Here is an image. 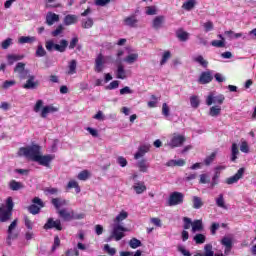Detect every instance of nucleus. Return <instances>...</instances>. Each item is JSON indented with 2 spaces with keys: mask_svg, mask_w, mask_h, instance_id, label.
Wrapping results in <instances>:
<instances>
[{
  "mask_svg": "<svg viewBox=\"0 0 256 256\" xmlns=\"http://www.w3.org/2000/svg\"><path fill=\"white\" fill-rule=\"evenodd\" d=\"M117 88H119V81H118V80L112 81V82L106 87V89H108L109 91H113V89H117Z\"/></svg>",
  "mask_w": 256,
  "mask_h": 256,
  "instance_id": "nucleus-63",
  "label": "nucleus"
},
{
  "mask_svg": "<svg viewBox=\"0 0 256 256\" xmlns=\"http://www.w3.org/2000/svg\"><path fill=\"white\" fill-rule=\"evenodd\" d=\"M193 61H195V63H199V65H201V67H204V68H207L209 65V62L205 60V58H203L202 55L194 57Z\"/></svg>",
  "mask_w": 256,
  "mask_h": 256,
  "instance_id": "nucleus-39",
  "label": "nucleus"
},
{
  "mask_svg": "<svg viewBox=\"0 0 256 256\" xmlns=\"http://www.w3.org/2000/svg\"><path fill=\"white\" fill-rule=\"evenodd\" d=\"M185 160L179 159V160H170L166 163L167 167H183L185 166Z\"/></svg>",
  "mask_w": 256,
  "mask_h": 256,
  "instance_id": "nucleus-34",
  "label": "nucleus"
},
{
  "mask_svg": "<svg viewBox=\"0 0 256 256\" xmlns=\"http://www.w3.org/2000/svg\"><path fill=\"white\" fill-rule=\"evenodd\" d=\"M15 204H13V198L8 197L6 200V207H7V211H10L11 213H13V207Z\"/></svg>",
  "mask_w": 256,
  "mask_h": 256,
  "instance_id": "nucleus-58",
  "label": "nucleus"
},
{
  "mask_svg": "<svg viewBox=\"0 0 256 256\" xmlns=\"http://www.w3.org/2000/svg\"><path fill=\"white\" fill-rule=\"evenodd\" d=\"M224 169H226L225 166H217L215 168V174L214 176L212 177V183H211V186L212 187H215V185L218 184L217 181H219V177H221V171H224Z\"/></svg>",
  "mask_w": 256,
  "mask_h": 256,
  "instance_id": "nucleus-21",
  "label": "nucleus"
},
{
  "mask_svg": "<svg viewBox=\"0 0 256 256\" xmlns=\"http://www.w3.org/2000/svg\"><path fill=\"white\" fill-rule=\"evenodd\" d=\"M127 228L122 226L121 224H116L113 227L112 234L110 239H115V241H121L123 237H125V232H127Z\"/></svg>",
  "mask_w": 256,
  "mask_h": 256,
  "instance_id": "nucleus-8",
  "label": "nucleus"
},
{
  "mask_svg": "<svg viewBox=\"0 0 256 256\" xmlns=\"http://www.w3.org/2000/svg\"><path fill=\"white\" fill-rule=\"evenodd\" d=\"M51 204L55 207L57 211L61 210V207L67 205V200L62 198H52Z\"/></svg>",
  "mask_w": 256,
  "mask_h": 256,
  "instance_id": "nucleus-23",
  "label": "nucleus"
},
{
  "mask_svg": "<svg viewBox=\"0 0 256 256\" xmlns=\"http://www.w3.org/2000/svg\"><path fill=\"white\" fill-rule=\"evenodd\" d=\"M240 151L242 153H249V144L247 141H242L240 145Z\"/></svg>",
  "mask_w": 256,
  "mask_h": 256,
  "instance_id": "nucleus-61",
  "label": "nucleus"
},
{
  "mask_svg": "<svg viewBox=\"0 0 256 256\" xmlns=\"http://www.w3.org/2000/svg\"><path fill=\"white\" fill-rule=\"evenodd\" d=\"M116 79H127V71H125V66L122 63L117 65Z\"/></svg>",
  "mask_w": 256,
  "mask_h": 256,
  "instance_id": "nucleus-22",
  "label": "nucleus"
},
{
  "mask_svg": "<svg viewBox=\"0 0 256 256\" xmlns=\"http://www.w3.org/2000/svg\"><path fill=\"white\" fill-rule=\"evenodd\" d=\"M24 58H25L24 55L9 54V55H7L8 65H13V63H15V62H17V61H21V60L24 59Z\"/></svg>",
  "mask_w": 256,
  "mask_h": 256,
  "instance_id": "nucleus-30",
  "label": "nucleus"
},
{
  "mask_svg": "<svg viewBox=\"0 0 256 256\" xmlns=\"http://www.w3.org/2000/svg\"><path fill=\"white\" fill-rule=\"evenodd\" d=\"M18 219H14L11 224L8 227L7 233L8 236L6 238V243L9 247H11L12 242L15 241V239H19V232H13L14 229L17 228Z\"/></svg>",
  "mask_w": 256,
  "mask_h": 256,
  "instance_id": "nucleus-6",
  "label": "nucleus"
},
{
  "mask_svg": "<svg viewBox=\"0 0 256 256\" xmlns=\"http://www.w3.org/2000/svg\"><path fill=\"white\" fill-rule=\"evenodd\" d=\"M221 245H224V247H226L224 253L225 255H227L228 251H231V249L233 248V240H231V238L229 237H223L221 240Z\"/></svg>",
  "mask_w": 256,
  "mask_h": 256,
  "instance_id": "nucleus-27",
  "label": "nucleus"
},
{
  "mask_svg": "<svg viewBox=\"0 0 256 256\" xmlns=\"http://www.w3.org/2000/svg\"><path fill=\"white\" fill-rule=\"evenodd\" d=\"M211 81H213V75H211L210 71L201 73L199 77V83H201V85H207V83H211Z\"/></svg>",
  "mask_w": 256,
  "mask_h": 256,
  "instance_id": "nucleus-19",
  "label": "nucleus"
},
{
  "mask_svg": "<svg viewBox=\"0 0 256 256\" xmlns=\"http://www.w3.org/2000/svg\"><path fill=\"white\" fill-rule=\"evenodd\" d=\"M11 45H13V39L11 38H7L6 40H4L1 44V48L2 49H7L8 47H11Z\"/></svg>",
  "mask_w": 256,
  "mask_h": 256,
  "instance_id": "nucleus-59",
  "label": "nucleus"
},
{
  "mask_svg": "<svg viewBox=\"0 0 256 256\" xmlns=\"http://www.w3.org/2000/svg\"><path fill=\"white\" fill-rule=\"evenodd\" d=\"M68 68V75H75V73H77V60H71Z\"/></svg>",
  "mask_w": 256,
  "mask_h": 256,
  "instance_id": "nucleus-38",
  "label": "nucleus"
},
{
  "mask_svg": "<svg viewBox=\"0 0 256 256\" xmlns=\"http://www.w3.org/2000/svg\"><path fill=\"white\" fill-rule=\"evenodd\" d=\"M186 139L183 135H174L169 142V147L175 149V147H181L185 143Z\"/></svg>",
  "mask_w": 256,
  "mask_h": 256,
  "instance_id": "nucleus-13",
  "label": "nucleus"
},
{
  "mask_svg": "<svg viewBox=\"0 0 256 256\" xmlns=\"http://www.w3.org/2000/svg\"><path fill=\"white\" fill-rule=\"evenodd\" d=\"M13 217V212L9 210H4L3 208H0V221L1 223H7L9 219Z\"/></svg>",
  "mask_w": 256,
  "mask_h": 256,
  "instance_id": "nucleus-24",
  "label": "nucleus"
},
{
  "mask_svg": "<svg viewBox=\"0 0 256 256\" xmlns=\"http://www.w3.org/2000/svg\"><path fill=\"white\" fill-rule=\"evenodd\" d=\"M89 175L90 173L87 170H83L78 174L77 178L79 181H87V179H89Z\"/></svg>",
  "mask_w": 256,
  "mask_h": 256,
  "instance_id": "nucleus-54",
  "label": "nucleus"
},
{
  "mask_svg": "<svg viewBox=\"0 0 256 256\" xmlns=\"http://www.w3.org/2000/svg\"><path fill=\"white\" fill-rule=\"evenodd\" d=\"M57 21H59V15L52 13V12H48L46 15V23L47 25L51 26L54 23H57Z\"/></svg>",
  "mask_w": 256,
  "mask_h": 256,
  "instance_id": "nucleus-28",
  "label": "nucleus"
},
{
  "mask_svg": "<svg viewBox=\"0 0 256 256\" xmlns=\"http://www.w3.org/2000/svg\"><path fill=\"white\" fill-rule=\"evenodd\" d=\"M32 203L33 204L28 206L29 213H31V215H39V213H41V209L45 207V202H43L39 197H34L32 199Z\"/></svg>",
  "mask_w": 256,
  "mask_h": 256,
  "instance_id": "nucleus-7",
  "label": "nucleus"
},
{
  "mask_svg": "<svg viewBox=\"0 0 256 256\" xmlns=\"http://www.w3.org/2000/svg\"><path fill=\"white\" fill-rule=\"evenodd\" d=\"M196 245H203L207 241V237L204 234H196L193 238Z\"/></svg>",
  "mask_w": 256,
  "mask_h": 256,
  "instance_id": "nucleus-41",
  "label": "nucleus"
},
{
  "mask_svg": "<svg viewBox=\"0 0 256 256\" xmlns=\"http://www.w3.org/2000/svg\"><path fill=\"white\" fill-rule=\"evenodd\" d=\"M243 175H245V168H240L234 176L226 179L227 185H233V183H237L239 179H243Z\"/></svg>",
  "mask_w": 256,
  "mask_h": 256,
  "instance_id": "nucleus-15",
  "label": "nucleus"
},
{
  "mask_svg": "<svg viewBox=\"0 0 256 256\" xmlns=\"http://www.w3.org/2000/svg\"><path fill=\"white\" fill-rule=\"evenodd\" d=\"M22 87L23 89H37L39 87V81L35 80V75L29 76Z\"/></svg>",
  "mask_w": 256,
  "mask_h": 256,
  "instance_id": "nucleus-17",
  "label": "nucleus"
},
{
  "mask_svg": "<svg viewBox=\"0 0 256 256\" xmlns=\"http://www.w3.org/2000/svg\"><path fill=\"white\" fill-rule=\"evenodd\" d=\"M45 47L49 52L58 51V53H65V51H67V47H69V42L62 39L60 40V44H55L52 40H48L45 43Z\"/></svg>",
  "mask_w": 256,
  "mask_h": 256,
  "instance_id": "nucleus-4",
  "label": "nucleus"
},
{
  "mask_svg": "<svg viewBox=\"0 0 256 256\" xmlns=\"http://www.w3.org/2000/svg\"><path fill=\"white\" fill-rule=\"evenodd\" d=\"M204 256H225V254H215L213 251V245L212 244H206L204 246Z\"/></svg>",
  "mask_w": 256,
  "mask_h": 256,
  "instance_id": "nucleus-29",
  "label": "nucleus"
},
{
  "mask_svg": "<svg viewBox=\"0 0 256 256\" xmlns=\"http://www.w3.org/2000/svg\"><path fill=\"white\" fill-rule=\"evenodd\" d=\"M93 25H94L93 18H88L87 20L82 21L83 29H91V27H93Z\"/></svg>",
  "mask_w": 256,
  "mask_h": 256,
  "instance_id": "nucleus-51",
  "label": "nucleus"
},
{
  "mask_svg": "<svg viewBox=\"0 0 256 256\" xmlns=\"http://www.w3.org/2000/svg\"><path fill=\"white\" fill-rule=\"evenodd\" d=\"M55 159V154H48V155H41V152L36 159V162L38 165H41L42 167H51V162Z\"/></svg>",
  "mask_w": 256,
  "mask_h": 256,
  "instance_id": "nucleus-10",
  "label": "nucleus"
},
{
  "mask_svg": "<svg viewBox=\"0 0 256 256\" xmlns=\"http://www.w3.org/2000/svg\"><path fill=\"white\" fill-rule=\"evenodd\" d=\"M171 58V51L167 50L163 53L162 59L160 61V65L163 66L165 63H167L168 59Z\"/></svg>",
  "mask_w": 256,
  "mask_h": 256,
  "instance_id": "nucleus-52",
  "label": "nucleus"
},
{
  "mask_svg": "<svg viewBox=\"0 0 256 256\" xmlns=\"http://www.w3.org/2000/svg\"><path fill=\"white\" fill-rule=\"evenodd\" d=\"M129 217V213L122 210L115 218L114 223H121V221H125Z\"/></svg>",
  "mask_w": 256,
  "mask_h": 256,
  "instance_id": "nucleus-43",
  "label": "nucleus"
},
{
  "mask_svg": "<svg viewBox=\"0 0 256 256\" xmlns=\"http://www.w3.org/2000/svg\"><path fill=\"white\" fill-rule=\"evenodd\" d=\"M146 15H157V8L155 6L146 7Z\"/></svg>",
  "mask_w": 256,
  "mask_h": 256,
  "instance_id": "nucleus-62",
  "label": "nucleus"
},
{
  "mask_svg": "<svg viewBox=\"0 0 256 256\" xmlns=\"http://www.w3.org/2000/svg\"><path fill=\"white\" fill-rule=\"evenodd\" d=\"M103 69H105V58L103 57V54H98L95 59L94 70L96 73H102Z\"/></svg>",
  "mask_w": 256,
  "mask_h": 256,
  "instance_id": "nucleus-14",
  "label": "nucleus"
},
{
  "mask_svg": "<svg viewBox=\"0 0 256 256\" xmlns=\"http://www.w3.org/2000/svg\"><path fill=\"white\" fill-rule=\"evenodd\" d=\"M47 55V51H45V48H43V45H38L37 50H36V57H45Z\"/></svg>",
  "mask_w": 256,
  "mask_h": 256,
  "instance_id": "nucleus-53",
  "label": "nucleus"
},
{
  "mask_svg": "<svg viewBox=\"0 0 256 256\" xmlns=\"http://www.w3.org/2000/svg\"><path fill=\"white\" fill-rule=\"evenodd\" d=\"M205 33H209V31H213L214 25L211 21H207L206 23L203 24Z\"/></svg>",
  "mask_w": 256,
  "mask_h": 256,
  "instance_id": "nucleus-60",
  "label": "nucleus"
},
{
  "mask_svg": "<svg viewBox=\"0 0 256 256\" xmlns=\"http://www.w3.org/2000/svg\"><path fill=\"white\" fill-rule=\"evenodd\" d=\"M14 73H18L19 79L21 80L29 79V77H31L29 70L25 69V63L23 62H19L16 64L14 68Z\"/></svg>",
  "mask_w": 256,
  "mask_h": 256,
  "instance_id": "nucleus-9",
  "label": "nucleus"
},
{
  "mask_svg": "<svg viewBox=\"0 0 256 256\" xmlns=\"http://www.w3.org/2000/svg\"><path fill=\"white\" fill-rule=\"evenodd\" d=\"M185 201V194L181 192H172L168 198V206L175 207L177 205H183Z\"/></svg>",
  "mask_w": 256,
  "mask_h": 256,
  "instance_id": "nucleus-5",
  "label": "nucleus"
},
{
  "mask_svg": "<svg viewBox=\"0 0 256 256\" xmlns=\"http://www.w3.org/2000/svg\"><path fill=\"white\" fill-rule=\"evenodd\" d=\"M192 207L193 209H201V207H203L204 203H203V199H201V197L199 196H193L192 197Z\"/></svg>",
  "mask_w": 256,
  "mask_h": 256,
  "instance_id": "nucleus-32",
  "label": "nucleus"
},
{
  "mask_svg": "<svg viewBox=\"0 0 256 256\" xmlns=\"http://www.w3.org/2000/svg\"><path fill=\"white\" fill-rule=\"evenodd\" d=\"M224 102H225V95H223V94H220L217 96L210 94V95H208V97L206 99V105H208V106L213 105V103L215 105H223Z\"/></svg>",
  "mask_w": 256,
  "mask_h": 256,
  "instance_id": "nucleus-12",
  "label": "nucleus"
},
{
  "mask_svg": "<svg viewBox=\"0 0 256 256\" xmlns=\"http://www.w3.org/2000/svg\"><path fill=\"white\" fill-rule=\"evenodd\" d=\"M44 229L48 231L49 229H56V231H63V226L61 225V220H53V218H48L47 222L44 224Z\"/></svg>",
  "mask_w": 256,
  "mask_h": 256,
  "instance_id": "nucleus-11",
  "label": "nucleus"
},
{
  "mask_svg": "<svg viewBox=\"0 0 256 256\" xmlns=\"http://www.w3.org/2000/svg\"><path fill=\"white\" fill-rule=\"evenodd\" d=\"M41 153V146L32 144L31 146L21 147L18 151L19 157H26L30 161L36 162Z\"/></svg>",
  "mask_w": 256,
  "mask_h": 256,
  "instance_id": "nucleus-1",
  "label": "nucleus"
},
{
  "mask_svg": "<svg viewBox=\"0 0 256 256\" xmlns=\"http://www.w3.org/2000/svg\"><path fill=\"white\" fill-rule=\"evenodd\" d=\"M141 245H142L141 240L137 238H132L129 241V246L131 247V249H137L138 247H141Z\"/></svg>",
  "mask_w": 256,
  "mask_h": 256,
  "instance_id": "nucleus-49",
  "label": "nucleus"
},
{
  "mask_svg": "<svg viewBox=\"0 0 256 256\" xmlns=\"http://www.w3.org/2000/svg\"><path fill=\"white\" fill-rule=\"evenodd\" d=\"M133 190L135 191L136 195H142V193H145L147 191V186L145 185V182L138 181L132 186Z\"/></svg>",
  "mask_w": 256,
  "mask_h": 256,
  "instance_id": "nucleus-18",
  "label": "nucleus"
},
{
  "mask_svg": "<svg viewBox=\"0 0 256 256\" xmlns=\"http://www.w3.org/2000/svg\"><path fill=\"white\" fill-rule=\"evenodd\" d=\"M104 251H105L108 255H111V256L117 254V249L111 248V246H109V244H105V245H104Z\"/></svg>",
  "mask_w": 256,
  "mask_h": 256,
  "instance_id": "nucleus-57",
  "label": "nucleus"
},
{
  "mask_svg": "<svg viewBox=\"0 0 256 256\" xmlns=\"http://www.w3.org/2000/svg\"><path fill=\"white\" fill-rule=\"evenodd\" d=\"M218 115H221V106H212L210 108L209 116L218 117Z\"/></svg>",
  "mask_w": 256,
  "mask_h": 256,
  "instance_id": "nucleus-44",
  "label": "nucleus"
},
{
  "mask_svg": "<svg viewBox=\"0 0 256 256\" xmlns=\"http://www.w3.org/2000/svg\"><path fill=\"white\" fill-rule=\"evenodd\" d=\"M75 23H77V16L76 15H71L68 14L65 16L64 18V24L65 25H75Z\"/></svg>",
  "mask_w": 256,
  "mask_h": 256,
  "instance_id": "nucleus-36",
  "label": "nucleus"
},
{
  "mask_svg": "<svg viewBox=\"0 0 256 256\" xmlns=\"http://www.w3.org/2000/svg\"><path fill=\"white\" fill-rule=\"evenodd\" d=\"M9 188L11 189V191H19L21 189H25V185H23V183L18 182L16 180H11L9 183Z\"/></svg>",
  "mask_w": 256,
  "mask_h": 256,
  "instance_id": "nucleus-31",
  "label": "nucleus"
},
{
  "mask_svg": "<svg viewBox=\"0 0 256 256\" xmlns=\"http://www.w3.org/2000/svg\"><path fill=\"white\" fill-rule=\"evenodd\" d=\"M237 155H239V148L237 147V143H233L231 148V161L233 163L237 161Z\"/></svg>",
  "mask_w": 256,
  "mask_h": 256,
  "instance_id": "nucleus-37",
  "label": "nucleus"
},
{
  "mask_svg": "<svg viewBox=\"0 0 256 256\" xmlns=\"http://www.w3.org/2000/svg\"><path fill=\"white\" fill-rule=\"evenodd\" d=\"M64 256H79V250L77 248H70L65 251Z\"/></svg>",
  "mask_w": 256,
  "mask_h": 256,
  "instance_id": "nucleus-56",
  "label": "nucleus"
},
{
  "mask_svg": "<svg viewBox=\"0 0 256 256\" xmlns=\"http://www.w3.org/2000/svg\"><path fill=\"white\" fill-rule=\"evenodd\" d=\"M210 181H211V178H209V175H207V174H201L200 175L199 183L205 185V183H209Z\"/></svg>",
  "mask_w": 256,
  "mask_h": 256,
  "instance_id": "nucleus-64",
  "label": "nucleus"
},
{
  "mask_svg": "<svg viewBox=\"0 0 256 256\" xmlns=\"http://www.w3.org/2000/svg\"><path fill=\"white\" fill-rule=\"evenodd\" d=\"M215 157H217V153L213 152L211 153V155H209L208 157L205 158L204 163L206 166L211 165V163H213V161H215Z\"/></svg>",
  "mask_w": 256,
  "mask_h": 256,
  "instance_id": "nucleus-55",
  "label": "nucleus"
},
{
  "mask_svg": "<svg viewBox=\"0 0 256 256\" xmlns=\"http://www.w3.org/2000/svg\"><path fill=\"white\" fill-rule=\"evenodd\" d=\"M37 41V38L35 36H21L19 39H18V42L20 44H25V43H35Z\"/></svg>",
  "mask_w": 256,
  "mask_h": 256,
  "instance_id": "nucleus-33",
  "label": "nucleus"
},
{
  "mask_svg": "<svg viewBox=\"0 0 256 256\" xmlns=\"http://www.w3.org/2000/svg\"><path fill=\"white\" fill-rule=\"evenodd\" d=\"M67 189H75L76 193H81V187H79V183L75 180L68 182Z\"/></svg>",
  "mask_w": 256,
  "mask_h": 256,
  "instance_id": "nucleus-42",
  "label": "nucleus"
},
{
  "mask_svg": "<svg viewBox=\"0 0 256 256\" xmlns=\"http://www.w3.org/2000/svg\"><path fill=\"white\" fill-rule=\"evenodd\" d=\"M59 217L63 221H79L85 219V213L76 214L73 210L63 208L57 211Z\"/></svg>",
  "mask_w": 256,
  "mask_h": 256,
  "instance_id": "nucleus-2",
  "label": "nucleus"
},
{
  "mask_svg": "<svg viewBox=\"0 0 256 256\" xmlns=\"http://www.w3.org/2000/svg\"><path fill=\"white\" fill-rule=\"evenodd\" d=\"M216 205L221 209H227V206L225 205V198H223V194H219L218 198H216Z\"/></svg>",
  "mask_w": 256,
  "mask_h": 256,
  "instance_id": "nucleus-47",
  "label": "nucleus"
},
{
  "mask_svg": "<svg viewBox=\"0 0 256 256\" xmlns=\"http://www.w3.org/2000/svg\"><path fill=\"white\" fill-rule=\"evenodd\" d=\"M163 23H165V16L160 15V16H156L153 21H152V27L153 29H161V27L163 26Z\"/></svg>",
  "mask_w": 256,
  "mask_h": 256,
  "instance_id": "nucleus-25",
  "label": "nucleus"
},
{
  "mask_svg": "<svg viewBox=\"0 0 256 256\" xmlns=\"http://www.w3.org/2000/svg\"><path fill=\"white\" fill-rule=\"evenodd\" d=\"M137 59H139V54L133 53V54H129V55L124 59V61H125L126 63H129V64L131 65V64L135 63V61H137Z\"/></svg>",
  "mask_w": 256,
  "mask_h": 256,
  "instance_id": "nucleus-48",
  "label": "nucleus"
},
{
  "mask_svg": "<svg viewBox=\"0 0 256 256\" xmlns=\"http://www.w3.org/2000/svg\"><path fill=\"white\" fill-rule=\"evenodd\" d=\"M183 229H191L192 227V233H197V231H203V220H194L192 221L189 217H183Z\"/></svg>",
  "mask_w": 256,
  "mask_h": 256,
  "instance_id": "nucleus-3",
  "label": "nucleus"
},
{
  "mask_svg": "<svg viewBox=\"0 0 256 256\" xmlns=\"http://www.w3.org/2000/svg\"><path fill=\"white\" fill-rule=\"evenodd\" d=\"M123 21L126 27H131L132 29L137 28L139 24V19H137V16L135 14L127 16L126 18H124Z\"/></svg>",
  "mask_w": 256,
  "mask_h": 256,
  "instance_id": "nucleus-16",
  "label": "nucleus"
},
{
  "mask_svg": "<svg viewBox=\"0 0 256 256\" xmlns=\"http://www.w3.org/2000/svg\"><path fill=\"white\" fill-rule=\"evenodd\" d=\"M56 111H58V109L54 106H44L41 110L40 116L42 117V119H47V115L49 113H56Z\"/></svg>",
  "mask_w": 256,
  "mask_h": 256,
  "instance_id": "nucleus-26",
  "label": "nucleus"
},
{
  "mask_svg": "<svg viewBox=\"0 0 256 256\" xmlns=\"http://www.w3.org/2000/svg\"><path fill=\"white\" fill-rule=\"evenodd\" d=\"M139 171H141V173H147L149 166L147 165V160L142 159L138 162L137 164Z\"/></svg>",
  "mask_w": 256,
  "mask_h": 256,
  "instance_id": "nucleus-40",
  "label": "nucleus"
},
{
  "mask_svg": "<svg viewBox=\"0 0 256 256\" xmlns=\"http://www.w3.org/2000/svg\"><path fill=\"white\" fill-rule=\"evenodd\" d=\"M176 36L180 41H183V42H185L189 39V34L183 30H178L176 33Z\"/></svg>",
  "mask_w": 256,
  "mask_h": 256,
  "instance_id": "nucleus-45",
  "label": "nucleus"
},
{
  "mask_svg": "<svg viewBox=\"0 0 256 256\" xmlns=\"http://www.w3.org/2000/svg\"><path fill=\"white\" fill-rule=\"evenodd\" d=\"M151 149V145H142L138 148V151L134 155V159H141V157H145V153H149Z\"/></svg>",
  "mask_w": 256,
  "mask_h": 256,
  "instance_id": "nucleus-20",
  "label": "nucleus"
},
{
  "mask_svg": "<svg viewBox=\"0 0 256 256\" xmlns=\"http://www.w3.org/2000/svg\"><path fill=\"white\" fill-rule=\"evenodd\" d=\"M201 101L199 100V96L193 95L190 97V104L193 109H197L200 105Z\"/></svg>",
  "mask_w": 256,
  "mask_h": 256,
  "instance_id": "nucleus-46",
  "label": "nucleus"
},
{
  "mask_svg": "<svg viewBox=\"0 0 256 256\" xmlns=\"http://www.w3.org/2000/svg\"><path fill=\"white\" fill-rule=\"evenodd\" d=\"M212 47H217L218 49H221L225 47V38H222V40H213L211 42Z\"/></svg>",
  "mask_w": 256,
  "mask_h": 256,
  "instance_id": "nucleus-50",
  "label": "nucleus"
},
{
  "mask_svg": "<svg viewBox=\"0 0 256 256\" xmlns=\"http://www.w3.org/2000/svg\"><path fill=\"white\" fill-rule=\"evenodd\" d=\"M195 5H197L196 0H187L183 3L182 9H185V11H191L192 9H195Z\"/></svg>",
  "mask_w": 256,
  "mask_h": 256,
  "instance_id": "nucleus-35",
  "label": "nucleus"
}]
</instances>
